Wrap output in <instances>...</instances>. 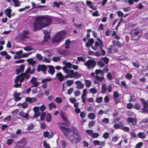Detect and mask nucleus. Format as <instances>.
Here are the masks:
<instances>
[{
  "mask_svg": "<svg viewBox=\"0 0 148 148\" xmlns=\"http://www.w3.org/2000/svg\"><path fill=\"white\" fill-rule=\"evenodd\" d=\"M133 107V104L132 103H129L127 104V108L128 109H132Z\"/></svg>",
  "mask_w": 148,
  "mask_h": 148,
  "instance_id": "62",
  "label": "nucleus"
},
{
  "mask_svg": "<svg viewBox=\"0 0 148 148\" xmlns=\"http://www.w3.org/2000/svg\"><path fill=\"white\" fill-rule=\"evenodd\" d=\"M48 67L49 68V69L47 71L48 72L52 75H53L55 72L54 67L53 66L51 65L48 66Z\"/></svg>",
  "mask_w": 148,
  "mask_h": 148,
  "instance_id": "19",
  "label": "nucleus"
},
{
  "mask_svg": "<svg viewBox=\"0 0 148 148\" xmlns=\"http://www.w3.org/2000/svg\"><path fill=\"white\" fill-rule=\"evenodd\" d=\"M75 83L77 85L76 87L78 89H82L84 87V84L80 81H77L75 82Z\"/></svg>",
  "mask_w": 148,
  "mask_h": 148,
  "instance_id": "15",
  "label": "nucleus"
},
{
  "mask_svg": "<svg viewBox=\"0 0 148 148\" xmlns=\"http://www.w3.org/2000/svg\"><path fill=\"white\" fill-rule=\"evenodd\" d=\"M51 80V79L50 78L43 79H42V82L41 83H46L47 82H50Z\"/></svg>",
  "mask_w": 148,
  "mask_h": 148,
  "instance_id": "52",
  "label": "nucleus"
},
{
  "mask_svg": "<svg viewBox=\"0 0 148 148\" xmlns=\"http://www.w3.org/2000/svg\"><path fill=\"white\" fill-rule=\"evenodd\" d=\"M67 85L68 86H70L73 84V80H68L66 81Z\"/></svg>",
  "mask_w": 148,
  "mask_h": 148,
  "instance_id": "45",
  "label": "nucleus"
},
{
  "mask_svg": "<svg viewBox=\"0 0 148 148\" xmlns=\"http://www.w3.org/2000/svg\"><path fill=\"white\" fill-rule=\"evenodd\" d=\"M95 121H91L89 122L88 124V126L90 128H91L95 124Z\"/></svg>",
  "mask_w": 148,
  "mask_h": 148,
  "instance_id": "55",
  "label": "nucleus"
},
{
  "mask_svg": "<svg viewBox=\"0 0 148 148\" xmlns=\"http://www.w3.org/2000/svg\"><path fill=\"white\" fill-rule=\"evenodd\" d=\"M19 115L20 117H21L24 119H27L29 117V114L27 113H25L23 111H22L19 112Z\"/></svg>",
  "mask_w": 148,
  "mask_h": 148,
  "instance_id": "14",
  "label": "nucleus"
},
{
  "mask_svg": "<svg viewBox=\"0 0 148 148\" xmlns=\"http://www.w3.org/2000/svg\"><path fill=\"white\" fill-rule=\"evenodd\" d=\"M31 71V68L30 66L28 67L27 70L25 71V72L24 73H21V75L23 76H25V78L27 79H28L30 77V75L28 74V73H29Z\"/></svg>",
  "mask_w": 148,
  "mask_h": 148,
  "instance_id": "8",
  "label": "nucleus"
},
{
  "mask_svg": "<svg viewBox=\"0 0 148 148\" xmlns=\"http://www.w3.org/2000/svg\"><path fill=\"white\" fill-rule=\"evenodd\" d=\"M12 1L15 6L18 7L20 6L21 3L18 0H12Z\"/></svg>",
  "mask_w": 148,
  "mask_h": 148,
  "instance_id": "32",
  "label": "nucleus"
},
{
  "mask_svg": "<svg viewBox=\"0 0 148 148\" xmlns=\"http://www.w3.org/2000/svg\"><path fill=\"white\" fill-rule=\"evenodd\" d=\"M25 100L27 102L32 103L36 101V99L34 97H27L25 98Z\"/></svg>",
  "mask_w": 148,
  "mask_h": 148,
  "instance_id": "23",
  "label": "nucleus"
},
{
  "mask_svg": "<svg viewBox=\"0 0 148 148\" xmlns=\"http://www.w3.org/2000/svg\"><path fill=\"white\" fill-rule=\"evenodd\" d=\"M125 77L128 79H130L132 78V75L131 74L128 73L125 75Z\"/></svg>",
  "mask_w": 148,
  "mask_h": 148,
  "instance_id": "60",
  "label": "nucleus"
},
{
  "mask_svg": "<svg viewBox=\"0 0 148 148\" xmlns=\"http://www.w3.org/2000/svg\"><path fill=\"white\" fill-rule=\"evenodd\" d=\"M103 46V45L102 46H100V49H101V55L104 56L106 53V51L102 49V47Z\"/></svg>",
  "mask_w": 148,
  "mask_h": 148,
  "instance_id": "53",
  "label": "nucleus"
},
{
  "mask_svg": "<svg viewBox=\"0 0 148 148\" xmlns=\"http://www.w3.org/2000/svg\"><path fill=\"white\" fill-rule=\"evenodd\" d=\"M14 141L13 139H7V142L6 144L8 145H10L12 144Z\"/></svg>",
  "mask_w": 148,
  "mask_h": 148,
  "instance_id": "44",
  "label": "nucleus"
},
{
  "mask_svg": "<svg viewBox=\"0 0 148 148\" xmlns=\"http://www.w3.org/2000/svg\"><path fill=\"white\" fill-rule=\"evenodd\" d=\"M19 77L16 76L14 79V82L15 84L14 86L15 88H21L22 86V84H18V81H19Z\"/></svg>",
  "mask_w": 148,
  "mask_h": 148,
  "instance_id": "13",
  "label": "nucleus"
},
{
  "mask_svg": "<svg viewBox=\"0 0 148 148\" xmlns=\"http://www.w3.org/2000/svg\"><path fill=\"white\" fill-rule=\"evenodd\" d=\"M59 127L66 137L67 136L68 134L72 131L69 127L67 128L64 126H59Z\"/></svg>",
  "mask_w": 148,
  "mask_h": 148,
  "instance_id": "5",
  "label": "nucleus"
},
{
  "mask_svg": "<svg viewBox=\"0 0 148 148\" xmlns=\"http://www.w3.org/2000/svg\"><path fill=\"white\" fill-rule=\"evenodd\" d=\"M86 115V113H85L84 112H80V116L82 118H84L85 117Z\"/></svg>",
  "mask_w": 148,
  "mask_h": 148,
  "instance_id": "64",
  "label": "nucleus"
},
{
  "mask_svg": "<svg viewBox=\"0 0 148 148\" xmlns=\"http://www.w3.org/2000/svg\"><path fill=\"white\" fill-rule=\"evenodd\" d=\"M24 50L26 51H30L34 49L32 47H31L29 46L25 47L24 48Z\"/></svg>",
  "mask_w": 148,
  "mask_h": 148,
  "instance_id": "47",
  "label": "nucleus"
},
{
  "mask_svg": "<svg viewBox=\"0 0 148 148\" xmlns=\"http://www.w3.org/2000/svg\"><path fill=\"white\" fill-rule=\"evenodd\" d=\"M34 127V125L33 123H31L29 125V126L27 127V130L29 131L33 129Z\"/></svg>",
  "mask_w": 148,
  "mask_h": 148,
  "instance_id": "54",
  "label": "nucleus"
},
{
  "mask_svg": "<svg viewBox=\"0 0 148 148\" xmlns=\"http://www.w3.org/2000/svg\"><path fill=\"white\" fill-rule=\"evenodd\" d=\"M36 20L37 26L38 25L42 26L40 27V29H41L46 26L49 25L52 22L51 18L44 16L37 17L36 18Z\"/></svg>",
  "mask_w": 148,
  "mask_h": 148,
  "instance_id": "1",
  "label": "nucleus"
},
{
  "mask_svg": "<svg viewBox=\"0 0 148 148\" xmlns=\"http://www.w3.org/2000/svg\"><path fill=\"white\" fill-rule=\"evenodd\" d=\"M66 73L69 75V76H70V78H73V77H74L73 76V75H74V71L73 70H69Z\"/></svg>",
  "mask_w": 148,
  "mask_h": 148,
  "instance_id": "22",
  "label": "nucleus"
},
{
  "mask_svg": "<svg viewBox=\"0 0 148 148\" xmlns=\"http://www.w3.org/2000/svg\"><path fill=\"white\" fill-rule=\"evenodd\" d=\"M56 76L58 77V80L60 82H62L65 79L64 76L61 72H59L57 73Z\"/></svg>",
  "mask_w": 148,
  "mask_h": 148,
  "instance_id": "12",
  "label": "nucleus"
},
{
  "mask_svg": "<svg viewBox=\"0 0 148 148\" xmlns=\"http://www.w3.org/2000/svg\"><path fill=\"white\" fill-rule=\"evenodd\" d=\"M12 11V10L11 9L8 8L5 9L4 11V12L9 18H10L11 17Z\"/></svg>",
  "mask_w": 148,
  "mask_h": 148,
  "instance_id": "16",
  "label": "nucleus"
},
{
  "mask_svg": "<svg viewBox=\"0 0 148 148\" xmlns=\"http://www.w3.org/2000/svg\"><path fill=\"white\" fill-rule=\"evenodd\" d=\"M36 58L38 60H41L43 59V57L39 53H37L36 55Z\"/></svg>",
  "mask_w": 148,
  "mask_h": 148,
  "instance_id": "40",
  "label": "nucleus"
},
{
  "mask_svg": "<svg viewBox=\"0 0 148 148\" xmlns=\"http://www.w3.org/2000/svg\"><path fill=\"white\" fill-rule=\"evenodd\" d=\"M67 138L68 139V140L70 142L73 141L74 139V135H71L68 136Z\"/></svg>",
  "mask_w": 148,
  "mask_h": 148,
  "instance_id": "38",
  "label": "nucleus"
},
{
  "mask_svg": "<svg viewBox=\"0 0 148 148\" xmlns=\"http://www.w3.org/2000/svg\"><path fill=\"white\" fill-rule=\"evenodd\" d=\"M143 144V143L142 142H139L136 145L135 147L136 148H140Z\"/></svg>",
  "mask_w": 148,
  "mask_h": 148,
  "instance_id": "63",
  "label": "nucleus"
},
{
  "mask_svg": "<svg viewBox=\"0 0 148 148\" xmlns=\"http://www.w3.org/2000/svg\"><path fill=\"white\" fill-rule=\"evenodd\" d=\"M72 130L73 134H75L76 135L79 134L78 131L76 127H73L72 128Z\"/></svg>",
  "mask_w": 148,
  "mask_h": 148,
  "instance_id": "39",
  "label": "nucleus"
},
{
  "mask_svg": "<svg viewBox=\"0 0 148 148\" xmlns=\"http://www.w3.org/2000/svg\"><path fill=\"white\" fill-rule=\"evenodd\" d=\"M71 41L69 39H67L65 42V48L66 49L69 48L70 45Z\"/></svg>",
  "mask_w": 148,
  "mask_h": 148,
  "instance_id": "24",
  "label": "nucleus"
},
{
  "mask_svg": "<svg viewBox=\"0 0 148 148\" xmlns=\"http://www.w3.org/2000/svg\"><path fill=\"white\" fill-rule=\"evenodd\" d=\"M47 70V66L43 64H39L37 67V71L38 72L42 71L43 73L45 74L47 73L46 71Z\"/></svg>",
  "mask_w": 148,
  "mask_h": 148,
  "instance_id": "7",
  "label": "nucleus"
},
{
  "mask_svg": "<svg viewBox=\"0 0 148 148\" xmlns=\"http://www.w3.org/2000/svg\"><path fill=\"white\" fill-rule=\"evenodd\" d=\"M49 109L50 110H51L52 108H56V106L53 102L51 103H49Z\"/></svg>",
  "mask_w": 148,
  "mask_h": 148,
  "instance_id": "42",
  "label": "nucleus"
},
{
  "mask_svg": "<svg viewBox=\"0 0 148 148\" xmlns=\"http://www.w3.org/2000/svg\"><path fill=\"white\" fill-rule=\"evenodd\" d=\"M103 100V98L101 97H97L96 100V101L98 103H100Z\"/></svg>",
  "mask_w": 148,
  "mask_h": 148,
  "instance_id": "48",
  "label": "nucleus"
},
{
  "mask_svg": "<svg viewBox=\"0 0 148 148\" xmlns=\"http://www.w3.org/2000/svg\"><path fill=\"white\" fill-rule=\"evenodd\" d=\"M61 117L63 119V121L66 123V126H69L70 125V123L67 116H65L64 114H62Z\"/></svg>",
  "mask_w": 148,
  "mask_h": 148,
  "instance_id": "11",
  "label": "nucleus"
},
{
  "mask_svg": "<svg viewBox=\"0 0 148 148\" xmlns=\"http://www.w3.org/2000/svg\"><path fill=\"white\" fill-rule=\"evenodd\" d=\"M43 146L45 147V148H50V146L49 144L48 143H47L46 142L44 141L43 142Z\"/></svg>",
  "mask_w": 148,
  "mask_h": 148,
  "instance_id": "46",
  "label": "nucleus"
},
{
  "mask_svg": "<svg viewBox=\"0 0 148 148\" xmlns=\"http://www.w3.org/2000/svg\"><path fill=\"white\" fill-rule=\"evenodd\" d=\"M63 64L66 65L68 68L70 69L72 68V64L70 62H66L65 61H64L63 62Z\"/></svg>",
  "mask_w": 148,
  "mask_h": 148,
  "instance_id": "26",
  "label": "nucleus"
},
{
  "mask_svg": "<svg viewBox=\"0 0 148 148\" xmlns=\"http://www.w3.org/2000/svg\"><path fill=\"white\" fill-rule=\"evenodd\" d=\"M12 116L10 115H9L4 119V121L5 122H7L10 121L12 118Z\"/></svg>",
  "mask_w": 148,
  "mask_h": 148,
  "instance_id": "41",
  "label": "nucleus"
},
{
  "mask_svg": "<svg viewBox=\"0 0 148 148\" xmlns=\"http://www.w3.org/2000/svg\"><path fill=\"white\" fill-rule=\"evenodd\" d=\"M73 78H75L77 79L81 77V75L79 74L77 71H76L75 73L74 72V75H73Z\"/></svg>",
  "mask_w": 148,
  "mask_h": 148,
  "instance_id": "36",
  "label": "nucleus"
},
{
  "mask_svg": "<svg viewBox=\"0 0 148 148\" xmlns=\"http://www.w3.org/2000/svg\"><path fill=\"white\" fill-rule=\"evenodd\" d=\"M127 121L130 123H132V124L135 125L136 124V121L132 117H128L127 119Z\"/></svg>",
  "mask_w": 148,
  "mask_h": 148,
  "instance_id": "21",
  "label": "nucleus"
},
{
  "mask_svg": "<svg viewBox=\"0 0 148 148\" xmlns=\"http://www.w3.org/2000/svg\"><path fill=\"white\" fill-rule=\"evenodd\" d=\"M119 94L118 93L117 91H115L114 92L113 97L115 102L116 103H117L119 102V101H117L116 99L119 97Z\"/></svg>",
  "mask_w": 148,
  "mask_h": 148,
  "instance_id": "18",
  "label": "nucleus"
},
{
  "mask_svg": "<svg viewBox=\"0 0 148 148\" xmlns=\"http://www.w3.org/2000/svg\"><path fill=\"white\" fill-rule=\"evenodd\" d=\"M98 47H100V44L98 42L95 41V47L92 46V48L94 51L96 50Z\"/></svg>",
  "mask_w": 148,
  "mask_h": 148,
  "instance_id": "28",
  "label": "nucleus"
},
{
  "mask_svg": "<svg viewBox=\"0 0 148 148\" xmlns=\"http://www.w3.org/2000/svg\"><path fill=\"white\" fill-rule=\"evenodd\" d=\"M97 65L101 67H102L105 66L104 63L101 61H98L97 62Z\"/></svg>",
  "mask_w": 148,
  "mask_h": 148,
  "instance_id": "43",
  "label": "nucleus"
},
{
  "mask_svg": "<svg viewBox=\"0 0 148 148\" xmlns=\"http://www.w3.org/2000/svg\"><path fill=\"white\" fill-rule=\"evenodd\" d=\"M43 32L45 34V35L44 36V41H48L50 38V36L48 32L45 33V32Z\"/></svg>",
  "mask_w": 148,
  "mask_h": 148,
  "instance_id": "25",
  "label": "nucleus"
},
{
  "mask_svg": "<svg viewBox=\"0 0 148 148\" xmlns=\"http://www.w3.org/2000/svg\"><path fill=\"white\" fill-rule=\"evenodd\" d=\"M132 64L133 66L137 68H138L140 66V65L139 64L138 62H135L132 63Z\"/></svg>",
  "mask_w": 148,
  "mask_h": 148,
  "instance_id": "58",
  "label": "nucleus"
},
{
  "mask_svg": "<svg viewBox=\"0 0 148 148\" xmlns=\"http://www.w3.org/2000/svg\"><path fill=\"white\" fill-rule=\"evenodd\" d=\"M137 136L138 138L144 139L145 138V135L144 132H139L137 134Z\"/></svg>",
  "mask_w": 148,
  "mask_h": 148,
  "instance_id": "27",
  "label": "nucleus"
},
{
  "mask_svg": "<svg viewBox=\"0 0 148 148\" xmlns=\"http://www.w3.org/2000/svg\"><path fill=\"white\" fill-rule=\"evenodd\" d=\"M119 50L117 48H116L114 46L111 45L110 46V47L108 48V49L107 51L108 53H112V51L114 53H117Z\"/></svg>",
  "mask_w": 148,
  "mask_h": 148,
  "instance_id": "9",
  "label": "nucleus"
},
{
  "mask_svg": "<svg viewBox=\"0 0 148 148\" xmlns=\"http://www.w3.org/2000/svg\"><path fill=\"white\" fill-rule=\"evenodd\" d=\"M99 136V134L97 133H93L91 135V137L94 138H98Z\"/></svg>",
  "mask_w": 148,
  "mask_h": 148,
  "instance_id": "49",
  "label": "nucleus"
},
{
  "mask_svg": "<svg viewBox=\"0 0 148 148\" xmlns=\"http://www.w3.org/2000/svg\"><path fill=\"white\" fill-rule=\"evenodd\" d=\"M51 119L52 116L51 115L50 113H47L46 117V121L47 122H49L51 121Z\"/></svg>",
  "mask_w": 148,
  "mask_h": 148,
  "instance_id": "30",
  "label": "nucleus"
},
{
  "mask_svg": "<svg viewBox=\"0 0 148 148\" xmlns=\"http://www.w3.org/2000/svg\"><path fill=\"white\" fill-rule=\"evenodd\" d=\"M94 42V40L92 38L89 39L88 41L86 42L85 44V46L87 47H88L91 46Z\"/></svg>",
  "mask_w": 148,
  "mask_h": 148,
  "instance_id": "17",
  "label": "nucleus"
},
{
  "mask_svg": "<svg viewBox=\"0 0 148 148\" xmlns=\"http://www.w3.org/2000/svg\"><path fill=\"white\" fill-rule=\"evenodd\" d=\"M65 32L62 31H60L56 33V34L53 37L52 39V42L54 44H59L63 39Z\"/></svg>",
  "mask_w": 148,
  "mask_h": 148,
  "instance_id": "2",
  "label": "nucleus"
},
{
  "mask_svg": "<svg viewBox=\"0 0 148 148\" xmlns=\"http://www.w3.org/2000/svg\"><path fill=\"white\" fill-rule=\"evenodd\" d=\"M107 89V88L105 84H103L101 87V92L102 93H104L105 92Z\"/></svg>",
  "mask_w": 148,
  "mask_h": 148,
  "instance_id": "33",
  "label": "nucleus"
},
{
  "mask_svg": "<svg viewBox=\"0 0 148 148\" xmlns=\"http://www.w3.org/2000/svg\"><path fill=\"white\" fill-rule=\"evenodd\" d=\"M30 33L27 31L24 30L21 32V38L22 40H25L29 37L28 35Z\"/></svg>",
  "mask_w": 148,
  "mask_h": 148,
  "instance_id": "10",
  "label": "nucleus"
},
{
  "mask_svg": "<svg viewBox=\"0 0 148 148\" xmlns=\"http://www.w3.org/2000/svg\"><path fill=\"white\" fill-rule=\"evenodd\" d=\"M109 133L106 132L103 134V137L105 139H106L109 137Z\"/></svg>",
  "mask_w": 148,
  "mask_h": 148,
  "instance_id": "56",
  "label": "nucleus"
},
{
  "mask_svg": "<svg viewBox=\"0 0 148 148\" xmlns=\"http://www.w3.org/2000/svg\"><path fill=\"white\" fill-rule=\"evenodd\" d=\"M21 75V73L17 76H19V81L20 83H22L24 80L25 78V76H23Z\"/></svg>",
  "mask_w": 148,
  "mask_h": 148,
  "instance_id": "35",
  "label": "nucleus"
},
{
  "mask_svg": "<svg viewBox=\"0 0 148 148\" xmlns=\"http://www.w3.org/2000/svg\"><path fill=\"white\" fill-rule=\"evenodd\" d=\"M85 85L86 87H89L91 85V82L88 79H86L85 81Z\"/></svg>",
  "mask_w": 148,
  "mask_h": 148,
  "instance_id": "31",
  "label": "nucleus"
},
{
  "mask_svg": "<svg viewBox=\"0 0 148 148\" xmlns=\"http://www.w3.org/2000/svg\"><path fill=\"white\" fill-rule=\"evenodd\" d=\"M76 136H77V137L75 138V143H77L81 141V137L79 134H77V135H76Z\"/></svg>",
  "mask_w": 148,
  "mask_h": 148,
  "instance_id": "37",
  "label": "nucleus"
},
{
  "mask_svg": "<svg viewBox=\"0 0 148 148\" xmlns=\"http://www.w3.org/2000/svg\"><path fill=\"white\" fill-rule=\"evenodd\" d=\"M55 101L56 102L59 103H61L62 102V100L61 99V98L60 97H57L56 98Z\"/></svg>",
  "mask_w": 148,
  "mask_h": 148,
  "instance_id": "59",
  "label": "nucleus"
},
{
  "mask_svg": "<svg viewBox=\"0 0 148 148\" xmlns=\"http://www.w3.org/2000/svg\"><path fill=\"white\" fill-rule=\"evenodd\" d=\"M107 77L110 80H111L113 79V77L112 75L110 72H109L107 74Z\"/></svg>",
  "mask_w": 148,
  "mask_h": 148,
  "instance_id": "57",
  "label": "nucleus"
},
{
  "mask_svg": "<svg viewBox=\"0 0 148 148\" xmlns=\"http://www.w3.org/2000/svg\"><path fill=\"white\" fill-rule=\"evenodd\" d=\"M84 64L87 67L88 69H93L96 66V62L94 60L89 59L84 63Z\"/></svg>",
  "mask_w": 148,
  "mask_h": 148,
  "instance_id": "4",
  "label": "nucleus"
},
{
  "mask_svg": "<svg viewBox=\"0 0 148 148\" xmlns=\"http://www.w3.org/2000/svg\"><path fill=\"white\" fill-rule=\"evenodd\" d=\"M27 140L25 137L14 143V148H24L26 145Z\"/></svg>",
  "mask_w": 148,
  "mask_h": 148,
  "instance_id": "3",
  "label": "nucleus"
},
{
  "mask_svg": "<svg viewBox=\"0 0 148 148\" xmlns=\"http://www.w3.org/2000/svg\"><path fill=\"white\" fill-rule=\"evenodd\" d=\"M139 33V32L135 30H132L130 32V34L132 37H135L136 36L137 37V38H135L134 39V40H138L141 37V36L138 35Z\"/></svg>",
  "mask_w": 148,
  "mask_h": 148,
  "instance_id": "6",
  "label": "nucleus"
},
{
  "mask_svg": "<svg viewBox=\"0 0 148 148\" xmlns=\"http://www.w3.org/2000/svg\"><path fill=\"white\" fill-rule=\"evenodd\" d=\"M46 115V114L45 112H43L41 113L40 116V119L44 121L45 120L44 117Z\"/></svg>",
  "mask_w": 148,
  "mask_h": 148,
  "instance_id": "50",
  "label": "nucleus"
},
{
  "mask_svg": "<svg viewBox=\"0 0 148 148\" xmlns=\"http://www.w3.org/2000/svg\"><path fill=\"white\" fill-rule=\"evenodd\" d=\"M113 44L116 46H117L119 48H121L122 46V43L119 40H114L112 42Z\"/></svg>",
  "mask_w": 148,
  "mask_h": 148,
  "instance_id": "20",
  "label": "nucleus"
},
{
  "mask_svg": "<svg viewBox=\"0 0 148 148\" xmlns=\"http://www.w3.org/2000/svg\"><path fill=\"white\" fill-rule=\"evenodd\" d=\"M88 117L90 119H94L95 118L96 115L94 113L91 112L88 114Z\"/></svg>",
  "mask_w": 148,
  "mask_h": 148,
  "instance_id": "29",
  "label": "nucleus"
},
{
  "mask_svg": "<svg viewBox=\"0 0 148 148\" xmlns=\"http://www.w3.org/2000/svg\"><path fill=\"white\" fill-rule=\"evenodd\" d=\"M101 59L104 62L105 64H108L109 59L106 56H105L104 57H102Z\"/></svg>",
  "mask_w": 148,
  "mask_h": 148,
  "instance_id": "34",
  "label": "nucleus"
},
{
  "mask_svg": "<svg viewBox=\"0 0 148 148\" xmlns=\"http://www.w3.org/2000/svg\"><path fill=\"white\" fill-rule=\"evenodd\" d=\"M39 108L41 112H43L46 109V107L44 105H41Z\"/></svg>",
  "mask_w": 148,
  "mask_h": 148,
  "instance_id": "61",
  "label": "nucleus"
},
{
  "mask_svg": "<svg viewBox=\"0 0 148 148\" xmlns=\"http://www.w3.org/2000/svg\"><path fill=\"white\" fill-rule=\"evenodd\" d=\"M134 108L136 110H140V107L139 103H136L134 105Z\"/></svg>",
  "mask_w": 148,
  "mask_h": 148,
  "instance_id": "51",
  "label": "nucleus"
}]
</instances>
